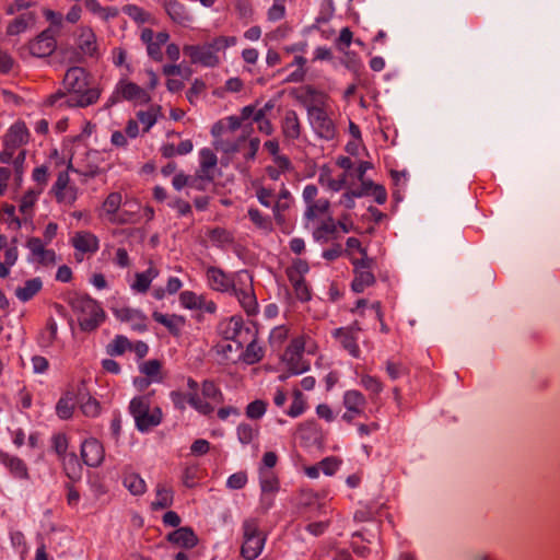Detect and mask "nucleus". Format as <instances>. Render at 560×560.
Listing matches in <instances>:
<instances>
[{"label": "nucleus", "instance_id": "nucleus-1", "mask_svg": "<svg viewBox=\"0 0 560 560\" xmlns=\"http://www.w3.org/2000/svg\"><path fill=\"white\" fill-rule=\"evenodd\" d=\"M62 83L70 93V96L66 100L68 107H85L94 104L100 97L97 89H86V73L81 67L68 69Z\"/></svg>", "mask_w": 560, "mask_h": 560}, {"label": "nucleus", "instance_id": "nucleus-2", "mask_svg": "<svg viewBox=\"0 0 560 560\" xmlns=\"http://www.w3.org/2000/svg\"><path fill=\"white\" fill-rule=\"evenodd\" d=\"M68 303L78 315L79 327L82 331H94L106 318L100 304L88 294L74 293L69 296Z\"/></svg>", "mask_w": 560, "mask_h": 560}, {"label": "nucleus", "instance_id": "nucleus-3", "mask_svg": "<svg viewBox=\"0 0 560 560\" xmlns=\"http://www.w3.org/2000/svg\"><path fill=\"white\" fill-rule=\"evenodd\" d=\"M244 528V542L241 548V555L246 560L256 559L264 547L265 535L259 532L258 523L256 520H248L243 525Z\"/></svg>", "mask_w": 560, "mask_h": 560}, {"label": "nucleus", "instance_id": "nucleus-4", "mask_svg": "<svg viewBox=\"0 0 560 560\" xmlns=\"http://www.w3.org/2000/svg\"><path fill=\"white\" fill-rule=\"evenodd\" d=\"M304 341L295 338L287 347L282 357L287 362L289 373L292 375L301 374L308 370V364L303 361Z\"/></svg>", "mask_w": 560, "mask_h": 560}, {"label": "nucleus", "instance_id": "nucleus-5", "mask_svg": "<svg viewBox=\"0 0 560 560\" xmlns=\"http://www.w3.org/2000/svg\"><path fill=\"white\" fill-rule=\"evenodd\" d=\"M56 33L52 27L44 30L28 44L30 52L39 58L50 56L57 48Z\"/></svg>", "mask_w": 560, "mask_h": 560}, {"label": "nucleus", "instance_id": "nucleus-6", "mask_svg": "<svg viewBox=\"0 0 560 560\" xmlns=\"http://www.w3.org/2000/svg\"><path fill=\"white\" fill-rule=\"evenodd\" d=\"M183 51L190 58L192 63H200L206 67H215L219 63V57L211 50L208 44L202 46L186 45Z\"/></svg>", "mask_w": 560, "mask_h": 560}, {"label": "nucleus", "instance_id": "nucleus-7", "mask_svg": "<svg viewBox=\"0 0 560 560\" xmlns=\"http://www.w3.org/2000/svg\"><path fill=\"white\" fill-rule=\"evenodd\" d=\"M308 115L314 119L317 133L320 138L330 140L335 137L336 129L332 120L328 117L324 108L319 106H310Z\"/></svg>", "mask_w": 560, "mask_h": 560}, {"label": "nucleus", "instance_id": "nucleus-8", "mask_svg": "<svg viewBox=\"0 0 560 560\" xmlns=\"http://www.w3.org/2000/svg\"><path fill=\"white\" fill-rule=\"evenodd\" d=\"M104 447L96 439H89L82 443L81 458L90 467H97L104 459Z\"/></svg>", "mask_w": 560, "mask_h": 560}, {"label": "nucleus", "instance_id": "nucleus-9", "mask_svg": "<svg viewBox=\"0 0 560 560\" xmlns=\"http://www.w3.org/2000/svg\"><path fill=\"white\" fill-rule=\"evenodd\" d=\"M115 316L121 322H131L133 330L143 332L148 329L147 316L139 310L121 307L113 310Z\"/></svg>", "mask_w": 560, "mask_h": 560}, {"label": "nucleus", "instance_id": "nucleus-10", "mask_svg": "<svg viewBox=\"0 0 560 560\" xmlns=\"http://www.w3.org/2000/svg\"><path fill=\"white\" fill-rule=\"evenodd\" d=\"M167 541L178 547L190 549L197 546L198 537L191 527H179L166 536Z\"/></svg>", "mask_w": 560, "mask_h": 560}, {"label": "nucleus", "instance_id": "nucleus-11", "mask_svg": "<svg viewBox=\"0 0 560 560\" xmlns=\"http://www.w3.org/2000/svg\"><path fill=\"white\" fill-rule=\"evenodd\" d=\"M78 404L82 412L88 417H96L100 412V402L90 396L85 381L78 384Z\"/></svg>", "mask_w": 560, "mask_h": 560}, {"label": "nucleus", "instance_id": "nucleus-12", "mask_svg": "<svg viewBox=\"0 0 560 560\" xmlns=\"http://www.w3.org/2000/svg\"><path fill=\"white\" fill-rule=\"evenodd\" d=\"M28 131L23 122L14 124L4 138V147L11 149L13 152L15 149L28 141Z\"/></svg>", "mask_w": 560, "mask_h": 560}, {"label": "nucleus", "instance_id": "nucleus-13", "mask_svg": "<svg viewBox=\"0 0 560 560\" xmlns=\"http://www.w3.org/2000/svg\"><path fill=\"white\" fill-rule=\"evenodd\" d=\"M78 402V388L68 389L56 405V412L60 419H70Z\"/></svg>", "mask_w": 560, "mask_h": 560}, {"label": "nucleus", "instance_id": "nucleus-14", "mask_svg": "<svg viewBox=\"0 0 560 560\" xmlns=\"http://www.w3.org/2000/svg\"><path fill=\"white\" fill-rule=\"evenodd\" d=\"M334 336L340 340L342 347L349 351L351 355L358 358L360 349L357 343V338L353 335V327L338 328L334 331Z\"/></svg>", "mask_w": 560, "mask_h": 560}, {"label": "nucleus", "instance_id": "nucleus-15", "mask_svg": "<svg viewBox=\"0 0 560 560\" xmlns=\"http://www.w3.org/2000/svg\"><path fill=\"white\" fill-rule=\"evenodd\" d=\"M287 276L291 284L293 285L295 296L302 301L307 302L311 300V292L304 277L300 275V270H287Z\"/></svg>", "mask_w": 560, "mask_h": 560}, {"label": "nucleus", "instance_id": "nucleus-16", "mask_svg": "<svg viewBox=\"0 0 560 560\" xmlns=\"http://www.w3.org/2000/svg\"><path fill=\"white\" fill-rule=\"evenodd\" d=\"M72 245L82 253H94L98 249L96 236L88 232H78L72 238Z\"/></svg>", "mask_w": 560, "mask_h": 560}, {"label": "nucleus", "instance_id": "nucleus-17", "mask_svg": "<svg viewBox=\"0 0 560 560\" xmlns=\"http://www.w3.org/2000/svg\"><path fill=\"white\" fill-rule=\"evenodd\" d=\"M282 132L288 139L295 140L301 136V125L294 110H287L282 120Z\"/></svg>", "mask_w": 560, "mask_h": 560}, {"label": "nucleus", "instance_id": "nucleus-18", "mask_svg": "<svg viewBox=\"0 0 560 560\" xmlns=\"http://www.w3.org/2000/svg\"><path fill=\"white\" fill-rule=\"evenodd\" d=\"M207 275L214 290L225 292L230 288H233V282L220 268L209 267Z\"/></svg>", "mask_w": 560, "mask_h": 560}, {"label": "nucleus", "instance_id": "nucleus-19", "mask_svg": "<svg viewBox=\"0 0 560 560\" xmlns=\"http://www.w3.org/2000/svg\"><path fill=\"white\" fill-rule=\"evenodd\" d=\"M0 460L5 467L10 469L11 474H13L15 477L22 479L28 478L27 467L21 458L10 456L9 454L5 453H0Z\"/></svg>", "mask_w": 560, "mask_h": 560}, {"label": "nucleus", "instance_id": "nucleus-20", "mask_svg": "<svg viewBox=\"0 0 560 560\" xmlns=\"http://www.w3.org/2000/svg\"><path fill=\"white\" fill-rule=\"evenodd\" d=\"M152 317L155 322L164 325L168 331L177 337L180 334V326L185 324V319L182 316L172 315L171 317L160 313V312H153Z\"/></svg>", "mask_w": 560, "mask_h": 560}, {"label": "nucleus", "instance_id": "nucleus-21", "mask_svg": "<svg viewBox=\"0 0 560 560\" xmlns=\"http://www.w3.org/2000/svg\"><path fill=\"white\" fill-rule=\"evenodd\" d=\"M162 421V411L159 407L154 408L153 411H145L136 419V425L139 431H148L149 429L156 427Z\"/></svg>", "mask_w": 560, "mask_h": 560}, {"label": "nucleus", "instance_id": "nucleus-22", "mask_svg": "<svg viewBox=\"0 0 560 560\" xmlns=\"http://www.w3.org/2000/svg\"><path fill=\"white\" fill-rule=\"evenodd\" d=\"M35 20L36 15L34 12L21 14L20 16L15 18L11 23H9L7 27V34L11 36L18 35L24 32L30 24H34Z\"/></svg>", "mask_w": 560, "mask_h": 560}, {"label": "nucleus", "instance_id": "nucleus-23", "mask_svg": "<svg viewBox=\"0 0 560 560\" xmlns=\"http://www.w3.org/2000/svg\"><path fill=\"white\" fill-rule=\"evenodd\" d=\"M200 158L201 162L199 172L203 173V176L207 177V180L211 183L213 182L214 176L210 171L217 165L218 158L210 149H202L200 151Z\"/></svg>", "mask_w": 560, "mask_h": 560}, {"label": "nucleus", "instance_id": "nucleus-24", "mask_svg": "<svg viewBox=\"0 0 560 560\" xmlns=\"http://www.w3.org/2000/svg\"><path fill=\"white\" fill-rule=\"evenodd\" d=\"M42 287L43 282L39 278L30 279L25 282L24 287H20L15 290V295L22 302H26L36 295Z\"/></svg>", "mask_w": 560, "mask_h": 560}, {"label": "nucleus", "instance_id": "nucleus-25", "mask_svg": "<svg viewBox=\"0 0 560 560\" xmlns=\"http://www.w3.org/2000/svg\"><path fill=\"white\" fill-rule=\"evenodd\" d=\"M174 492L163 485L156 487V499L151 503L152 510L167 509L173 504Z\"/></svg>", "mask_w": 560, "mask_h": 560}, {"label": "nucleus", "instance_id": "nucleus-26", "mask_svg": "<svg viewBox=\"0 0 560 560\" xmlns=\"http://www.w3.org/2000/svg\"><path fill=\"white\" fill-rule=\"evenodd\" d=\"M233 291L235 295L237 296L238 301L241 302L242 306L244 307L245 312L248 315H253L257 311V301L256 296L254 294L253 288H249V291L236 289L233 285Z\"/></svg>", "mask_w": 560, "mask_h": 560}, {"label": "nucleus", "instance_id": "nucleus-27", "mask_svg": "<svg viewBox=\"0 0 560 560\" xmlns=\"http://www.w3.org/2000/svg\"><path fill=\"white\" fill-rule=\"evenodd\" d=\"M355 277L351 288L355 293H361L366 287L375 283V277L371 270L354 269Z\"/></svg>", "mask_w": 560, "mask_h": 560}, {"label": "nucleus", "instance_id": "nucleus-28", "mask_svg": "<svg viewBox=\"0 0 560 560\" xmlns=\"http://www.w3.org/2000/svg\"><path fill=\"white\" fill-rule=\"evenodd\" d=\"M163 7L175 23L180 24L187 19L184 5L177 0H164Z\"/></svg>", "mask_w": 560, "mask_h": 560}, {"label": "nucleus", "instance_id": "nucleus-29", "mask_svg": "<svg viewBox=\"0 0 560 560\" xmlns=\"http://www.w3.org/2000/svg\"><path fill=\"white\" fill-rule=\"evenodd\" d=\"M343 402L349 411L361 413L365 406V398L358 390H349L345 395Z\"/></svg>", "mask_w": 560, "mask_h": 560}, {"label": "nucleus", "instance_id": "nucleus-30", "mask_svg": "<svg viewBox=\"0 0 560 560\" xmlns=\"http://www.w3.org/2000/svg\"><path fill=\"white\" fill-rule=\"evenodd\" d=\"M121 95L126 100H141L145 103L150 101L149 94L133 82L125 83L121 86Z\"/></svg>", "mask_w": 560, "mask_h": 560}, {"label": "nucleus", "instance_id": "nucleus-31", "mask_svg": "<svg viewBox=\"0 0 560 560\" xmlns=\"http://www.w3.org/2000/svg\"><path fill=\"white\" fill-rule=\"evenodd\" d=\"M124 485L135 495L142 494L145 491V482L137 474H129V475H127L125 477V479H124Z\"/></svg>", "mask_w": 560, "mask_h": 560}, {"label": "nucleus", "instance_id": "nucleus-32", "mask_svg": "<svg viewBox=\"0 0 560 560\" xmlns=\"http://www.w3.org/2000/svg\"><path fill=\"white\" fill-rule=\"evenodd\" d=\"M80 48L84 54L93 56L96 52V38L92 30H84L81 34Z\"/></svg>", "mask_w": 560, "mask_h": 560}, {"label": "nucleus", "instance_id": "nucleus-33", "mask_svg": "<svg viewBox=\"0 0 560 560\" xmlns=\"http://www.w3.org/2000/svg\"><path fill=\"white\" fill-rule=\"evenodd\" d=\"M242 357L245 363L255 364L262 359V349L254 340L247 345Z\"/></svg>", "mask_w": 560, "mask_h": 560}, {"label": "nucleus", "instance_id": "nucleus-34", "mask_svg": "<svg viewBox=\"0 0 560 560\" xmlns=\"http://www.w3.org/2000/svg\"><path fill=\"white\" fill-rule=\"evenodd\" d=\"M132 343L124 336H117L113 343L107 346V353L110 355H120L126 349H131Z\"/></svg>", "mask_w": 560, "mask_h": 560}, {"label": "nucleus", "instance_id": "nucleus-35", "mask_svg": "<svg viewBox=\"0 0 560 560\" xmlns=\"http://www.w3.org/2000/svg\"><path fill=\"white\" fill-rule=\"evenodd\" d=\"M337 231V224L334 222V219L329 217L327 221L323 222L315 231L314 237L317 241L324 240L327 241L328 234H335Z\"/></svg>", "mask_w": 560, "mask_h": 560}, {"label": "nucleus", "instance_id": "nucleus-36", "mask_svg": "<svg viewBox=\"0 0 560 560\" xmlns=\"http://www.w3.org/2000/svg\"><path fill=\"white\" fill-rule=\"evenodd\" d=\"M180 302L184 307L189 310L202 308V296L196 295L191 291H184L179 295Z\"/></svg>", "mask_w": 560, "mask_h": 560}, {"label": "nucleus", "instance_id": "nucleus-37", "mask_svg": "<svg viewBox=\"0 0 560 560\" xmlns=\"http://www.w3.org/2000/svg\"><path fill=\"white\" fill-rule=\"evenodd\" d=\"M237 438L242 444H249L258 434V430L248 423H241L237 429Z\"/></svg>", "mask_w": 560, "mask_h": 560}, {"label": "nucleus", "instance_id": "nucleus-38", "mask_svg": "<svg viewBox=\"0 0 560 560\" xmlns=\"http://www.w3.org/2000/svg\"><path fill=\"white\" fill-rule=\"evenodd\" d=\"M330 202L327 199H320L318 201H313L307 205V209L305 212V217L307 220H313L317 215V212L325 213L329 210Z\"/></svg>", "mask_w": 560, "mask_h": 560}, {"label": "nucleus", "instance_id": "nucleus-39", "mask_svg": "<svg viewBox=\"0 0 560 560\" xmlns=\"http://www.w3.org/2000/svg\"><path fill=\"white\" fill-rule=\"evenodd\" d=\"M129 409H130V413L133 416L135 420L137 419V417H140L141 413H144L145 411H149L150 409V405H149V401L145 397H135L131 401H130V406H129Z\"/></svg>", "mask_w": 560, "mask_h": 560}, {"label": "nucleus", "instance_id": "nucleus-40", "mask_svg": "<svg viewBox=\"0 0 560 560\" xmlns=\"http://www.w3.org/2000/svg\"><path fill=\"white\" fill-rule=\"evenodd\" d=\"M248 215H249L250 220L253 221V223L257 228L266 230V231L272 230V222H271L270 218L262 217L261 213L259 212V210L250 208L248 210Z\"/></svg>", "mask_w": 560, "mask_h": 560}, {"label": "nucleus", "instance_id": "nucleus-41", "mask_svg": "<svg viewBox=\"0 0 560 560\" xmlns=\"http://www.w3.org/2000/svg\"><path fill=\"white\" fill-rule=\"evenodd\" d=\"M266 402L260 399H256L247 405L246 416L250 419H259L266 412Z\"/></svg>", "mask_w": 560, "mask_h": 560}, {"label": "nucleus", "instance_id": "nucleus-42", "mask_svg": "<svg viewBox=\"0 0 560 560\" xmlns=\"http://www.w3.org/2000/svg\"><path fill=\"white\" fill-rule=\"evenodd\" d=\"M48 335L43 332L39 337V342L44 347L51 346L57 338V325L52 318H49L46 325Z\"/></svg>", "mask_w": 560, "mask_h": 560}, {"label": "nucleus", "instance_id": "nucleus-43", "mask_svg": "<svg viewBox=\"0 0 560 560\" xmlns=\"http://www.w3.org/2000/svg\"><path fill=\"white\" fill-rule=\"evenodd\" d=\"M188 402L203 415H210L213 411V407L206 401H202L197 393L188 394Z\"/></svg>", "mask_w": 560, "mask_h": 560}, {"label": "nucleus", "instance_id": "nucleus-44", "mask_svg": "<svg viewBox=\"0 0 560 560\" xmlns=\"http://www.w3.org/2000/svg\"><path fill=\"white\" fill-rule=\"evenodd\" d=\"M121 203V195L119 192H110L104 203L103 207L108 214H116Z\"/></svg>", "mask_w": 560, "mask_h": 560}, {"label": "nucleus", "instance_id": "nucleus-45", "mask_svg": "<svg viewBox=\"0 0 560 560\" xmlns=\"http://www.w3.org/2000/svg\"><path fill=\"white\" fill-rule=\"evenodd\" d=\"M232 341L219 343L217 346L218 353L223 354L226 359H231L230 353H237L242 350V342L231 339Z\"/></svg>", "mask_w": 560, "mask_h": 560}, {"label": "nucleus", "instance_id": "nucleus-46", "mask_svg": "<svg viewBox=\"0 0 560 560\" xmlns=\"http://www.w3.org/2000/svg\"><path fill=\"white\" fill-rule=\"evenodd\" d=\"M38 194H40V190L35 191L33 189H30L24 194L20 205V211L22 213L26 214L33 209Z\"/></svg>", "mask_w": 560, "mask_h": 560}, {"label": "nucleus", "instance_id": "nucleus-47", "mask_svg": "<svg viewBox=\"0 0 560 560\" xmlns=\"http://www.w3.org/2000/svg\"><path fill=\"white\" fill-rule=\"evenodd\" d=\"M236 43L235 37H226V36H218L212 39V42L207 43L212 51H219L222 50L231 45H234Z\"/></svg>", "mask_w": 560, "mask_h": 560}, {"label": "nucleus", "instance_id": "nucleus-48", "mask_svg": "<svg viewBox=\"0 0 560 560\" xmlns=\"http://www.w3.org/2000/svg\"><path fill=\"white\" fill-rule=\"evenodd\" d=\"M294 63L299 66V69L291 73V75L287 79L289 82H302L305 77L304 66L306 63V59L303 56H296L294 58Z\"/></svg>", "mask_w": 560, "mask_h": 560}, {"label": "nucleus", "instance_id": "nucleus-49", "mask_svg": "<svg viewBox=\"0 0 560 560\" xmlns=\"http://www.w3.org/2000/svg\"><path fill=\"white\" fill-rule=\"evenodd\" d=\"M150 284L151 279L149 278V275H145L144 272H138L136 273V280L131 287L135 291L144 293L149 290Z\"/></svg>", "mask_w": 560, "mask_h": 560}, {"label": "nucleus", "instance_id": "nucleus-50", "mask_svg": "<svg viewBox=\"0 0 560 560\" xmlns=\"http://www.w3.org/2000/svg\"><path fill=\"white\" fill-rule=\"evenodd\" d=\"M161 366V362L156 359H153L144 362L141 365L140 371L147 376L154 377L160 373Z\"/></svg>", "mask_w": 560, "mask_h": 560}, {"label": "nucleus", "instance_id": "nucleus-51", "mask_svg": "<svg viewBox=\"0 0 560 560\" xmlns=\"http://www.w3.org/2000/svg\"><path fill=\"white\" fill-rule=\"evenodd\" d=\"M198 474H199L198 466L186 467L184 470V475H183V483L187 488L195 487V485H196L195 480L198 478Z\"/></svg>", "mask_w": 560, "mask_h": 560}, {"label": "nucleus", "instance_id": "nucleus-52", "mask_svg": "<svg viewBox=\"0 0 560 560\" xmlns=\"http://www.w3.org/2000/svg\"><path fill=\"white\" fill-rule=\"evenodd\" d=\"M247 482V475L244 471H238L231 475L228 479V487L231 489H242Z\"/></svg>", "mask_w": 560, "mask_h": 560}, {"label": "nucleus", "instance_id": "nucleus-53", "mask_svg": "<svg viewBox=\"0 0 560 560\" xmlns=\"http://www.w3.org/2000/svg\"><path fill=\"white\" fill-rule=\"evenodd\" d=\"M52 444H54L52 446H54L55 452L59 456H63L66 454L67 448H68V440H67L66 434L58 433V434L54 435Z\"/></svg>", "mask_w": 560, "mask_h": 560}, {"label": "nucleus", "instance_id": "nucleus-54", "mask_svg": "<svg viewBox=\"0 0 560 560\" xmlns=\"http://www.w3.org/2000/svg\"><path fill=\"white\" fill-rule=\"evenodd\" d=\"M360 254L362 255L361 259H354L352 261L354 269H363V270H371L374 260L373 258L368 257V253L365 248H360Z\"/></svg>", "mask_w": 560, "mask_h": 560}, {"label": "nucleus", "instance_id": "nucleus-55", "mask_svg": "<svg viewBox=\"0 0 560 560\" xmlns=\"http://www.w3.org/2000/svg\"><path fill=\"white\" fill-rule=\"evenodd\" d=\"M209 237L211 241L220 242V243H230L232 242L231 234L221 228H215L210 231Z\"/></svg>", "mask_w": 560, "mask_h": 560}, {"label": "nucleus", "instance_id": "nucleus-56", "mask_svg": "<svg viewBox=\"0 0 560 560\" xmlns=\"http://www.w3.org/2000/svg\"><path fill=\"white\" fill-rule=\"evenodd\" d=\"M339 465V460L334 457H326L319 463V468L328 476L335 474Z\"/></svg>", "mask_w": 560, "mask_h": 560}, {"label": "nucleus", "instance_id": "nucleus-57", "mask_svg": "<svg viewBox=\"0 0 560 560\" xmlns=\"http://www.w3.org/2000/svg\"><path fill=\"white\" fill-rule=\"evenodd\" d=\"M209 450L210 443L203 439L196 440L190 446L191 454L196 456L205 455L209 452Z\"/></svg>", "mask_w": 560, "mask_h": 560}, {"label": "nucleus", "instance_id": "nucleus-58", "mask_svg": "<svg viewBox=\"0 0 560 560\" xmlns=\"http://www.w3.org/2000/svg\"><path fill=\"white\" fill-rule=\"evenodd\" d=\"M56 199L58 202L72 203L77 199V189L74 187H67L65 190L58 192Z\"/></svg>", "mask_w": 560, "mask_h": 560}, {"label": "nucleus", "instance_id": "nucleus-59", "mask_svg": "<svg viewBox=\"0 0 560 560\" xmlns=\"http://www.w3.org/2000/svg\"><path fill=\"white\" fill-rule=\"evenodd\" d=\"M206 90V84L203 81L196 79L192 83L191 88L187 92V98L190 104H194L195 97H197L200 93Z\"/></svg>", "mask_w": 560, "mask_h": 560}, {"label": "nucleus", "instance_id": "nucleus-60", "mask_svg": "<svg viewBox=\"0 0 560 560\" xmlns=\"http://www.w3.org/2000/svg\"><path fill=\"white\" fill-rule=\"evenodd\" d=\"M247 139V135L243 133L236 141L233 142H226L222 143L221 149L224 151V153L233 154L241 150V145L243 142H245Z\"/></svg>", "mask_w": 560, "mask_h": 560}, {"label": "nucleus", "instance_id": "nucleus-61", "mask_svg": "<svg viewBox=\"0 0 560 560\" xmlns=\"http://www.w3.org/2000/svg\"><path fill=\"white\" fill-rule=\"evenodd\" d=\"M361 382L368 390H371L374 394H378L382 390L381 382L373 376L364 375Z\"/></svg>", "mask_w": 560, "mask_h": 560}, {"label": "nucleus", "instance_id": "nucleus-62", "mask_svg": "<svg viewBox=\"0 0 560 560\" xmlns=\"http://www.w3.org/2000/svg\"><path fill=\"white\" fill-rule=\"evenodd\" d=\"M202 395L215 399L218 396L221 397V392L212 381L207 380L202 383Z\"/></svg>", "mask_w": 560, "mask_h": 560}, {"label": "nucleus", "instance_id": "nucleus-63", "mask_svg": "<svg viewBox=\"0 0 560 560\" xmlns=\"http://www.w3.org/2000/svg\"><path fill=\"white\" fill-rule=\"evenodd\" d=\"M370 195H372L375 201L380 205H383L387 199V192L383 185L373 183Z\"/></svg>", "mask_w": 560, "mask_h": 560}, {"label": "nucleus", "instance_id": "nucleus-64", "mask_svg": "<svg viewBox=\"0 0 560 560\" xmlns=\"http://www.w3.org/2000/svg\"><path fill=\"white\" fill-rule=\"evenodd\" d=\"M353 34L350 28L345 27L341 30L339 37L337 39V46L340 50H343L345 47H349L352 42Z\"/></svg>", "mask_w": 560, "mask_h": 560}]
</instances>
